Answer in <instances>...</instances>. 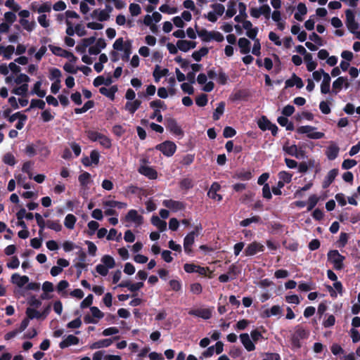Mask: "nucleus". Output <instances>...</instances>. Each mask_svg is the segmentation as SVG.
<instances>
[{
	"label": "nucleus",
	"instance_id": "f257e3e1",
	"mask_svg": "<svg viewBox=\"0 0 360 360\" xmlns=\"http://www.w3.org/2000/svg\"><path fill=\"white\" fill-rule=\"evenodd\" d=\"M105 46L106 43L103 39H96L94 37H91L82 39L77 45L76 51L80 53H85L86 49L89 48L90 55H98Z\"/></svg>",
	"mask_w": 360,
	"mask_h": 360
},
{
	"label": "nucleus",
	"instance_id": "f03ea898",
	"mask_svg": "<svg viewBox=\"0 0 360 360\" xmlns=\"http://www.w3.org/2000/svg\"><path fill=\"white\" fill-rule=\"evenodd\" d=\"M197 33L204 42H210L212 41L221 42L224 39V35L218 31H208L205 29H201Z\"/></svg>",
	"mask_w": 360,
	"mask_h": 360
},
{
	"label": "nucleus",
	"instance_id": "7ed1b4c3",
	"mask_svg": "<svg viewBox=\"0 0 360 360\" xmlns=\"http://www.w3.org/2000/svg\"><path fill=\"white\" fill-rule=\"evenodd\" d=\"M283 149L287 154L297 159H305L307 158L304 148L302 146H298L286 143L283 146Z\"/></svg>",
	"mask_w": 360,
	"mask_h": 360
},
{
	"label": "nucleus",
	"instance_id": "20e7f679",
	"mask_svg": "<svg viewBox=\"0 0 360 360\" xmlns=\"http://www.w3.org/2000/svg\"><path fill=\"white\" fill-rule=\"evenodd\" d=\"M211 8L212 10L207 12V13L205 15V17L210 22H215L218 18L223 15L225 11V8L224 5L221 4H214L211 6Z\"/></svg>",
	"mask_w": 360,
	"mask_h": 360
},
{
	"label": "nucleus",
	"instance_id": "39448f33",
	"mask_svg": "<svg viewBox=\"0 0 360 360\" xmlns=\"http://www.w3.org/2000/svg\"><path fill=\"white\" fill-rule=\"evenodd\" d=\"M88 138L92 141H98L104 148H109L111 146V141L106 136L95 131L87 132Z\"/></svg>",
	"mask_w": 360,
	"mask_h": 360
},
{
	"label": "nucleus",
	"instance_id": "423d86ee",
	"mask_svg": "<svg viewBox=\"0 0 360 360\" xmlns=\"http://www.w3.org/2000/svg\"><path fill=\"white\" fill-rule=\"evenodd\" d=\"M103 205L105 210V214L108 216L116 214V212L114 210L115 207L122 209L127 207L125 203L115 200H105L103 202Z\"/></svg>",
	"mask_w": 360,
	"mask_h": 360
},
{
	"label": "nucleus",
	"instance_id": "0eeeda50",
	"mask_svg": "<svg viewBox=\"0 0 360 360\" xmlns=\"http://www.w3.org/2000/svg\"><path fill=\"white\" fill-rule=\"evenodd\" d=\"M299 134H306L310 139H319L324 136V134L316 131V129L311 126H301L297 129Z\"/></svg>",
	"mask_w": 360,
	"mask_h": 360
},
{
	"label": "nucleus",
	"instance_id": "6e6552de",
	"mask_svg": "<svg viewBox=\"0 0 360 360\" xmlns=\"http://www.w3.org/2000/svg\"><path fill=\"white\" fill-rule=\"evenodd\" d=\"M328 259L333 264L336 269H341L343 267V260L345 257L341 255L338 250H331L328 253Z\"/></svg>",
	"mask_w": 360,
	"mask_h": 360
},
{
	"label": "nucleus",
	"instance_id": "1a4fd4ad",
	"mask_svg": "<svg viewBox=\"0 0 360 360\" xmlns=\"http://www.w3.org/2000/svg\"><path fill=\"white\" fill-rule=\"evenodd\" d=\"M346 26L350 32H356L359 28V23L355 20V14L353 11L347 9L345 11Z\"/></svg>",
	"mask_w": 360,
	"mask_h": 360
},
{
	"label": "nucleus",
	"instance_id": "9d476101",
	"mask_svg": "<svg viewBox=\"0 0 360 360\" xmlns=\"http://www.w3.org/2000/svg\"><path fill=\"white\" fill-rule=\"evenodd\" d=\"M155 148L160 150L165 155L170 157L175 153L176 146L172 141H166L157 145Z\"/></svg>",
	"mask_w": 360,
	"mask_h": 360
},
{
	"label": "nucleus",
	"instance_id": "9b49d317",
	"mask_svg": "<svg viewBox=\"0 0 360 360\" xmlns=\"http://www.w3.org/2000/svg\"><path fill=\"white\" fill-rule=\"evenodd\" d=\"M264 250V245L259 242L254 241L249 243L245 249L244 255L247 257L253 256Z\"/></svg>",
	"mask_w": 360,
	"mask_h": 360
},
{
	"label": "nucleus",
	"instance_id": "f8f14e48",
	"mask_svg": "<svg viewBox=\"0 0 360 360\" xmlns=\"http://www.w3.org/2000/svg\"><path fill=\"white\" fill-rule=\"evenodd\" d=\"M112 10V8L110 6H106L105 9H95L91 13V18L99 21L108 20Z\"/></svg>",
	"mask_w": 360,
	"mask_h": 360
},
{
	"label": "nucleus",
	"instance_id": "ddd939ff",
	"mask_svg": "<svg viewBox=\"0 0 360 360\" xmlns=\"http://www.w3.org/2000/svg\"><path fill=\"white\" fill-rule=\"evenodd\" d=\"M90 311L91 316L86 315L84 317L86 323H97L104 316V314L96 307H91Z\"/></svg>",
	"mask_w": 360,
	"mask_h": 360
},
{
	"label": "nucleus",
	"instance_id": "4468645a",
	"mask_svg": "<svg viewBox=\"0 0 360 360\" xmlns=\"http://www.w3.org/2000/svg\"><path fill=\"white\" fill-rule=\"evenodd\" d=\"M198 235V228L195 229V231H191L186 236L184 240V251L187 254H190L192 252L191 247L194 243L195 236Z\"/></svg>",
	"mask_w": 360,
	"mask_h": 360
},
{
	"label": "nucleus",
	"instance_id": "2eb2a0df",
	"mask_svg": "<svg viewBox=\"0 0 360 360\" xmlns=\"http://www.w3.org/2000/svg\"><path fill=\"white\" fill-rule=\"evenodd\" d=\"M190 315L202 318L203 319H209L212 315V309L211 308H195L188 311Z\"/></svg>",
	"mask_w": 360,
	"mask_h": 360
},
{
	"label": "nucleus",
	"instance_id": "dca6fc26",
	"mask_svg": "<svg viewBox=\"0 0 360 360\" xmlns=\"http://www.w3.org/2000/svg\"><path fill=\"white\" fill-rule=\"evenodd\" d=\"M349 86V83L347 77H338L332 84L333 87V93L337 94L341 89L345 87V89H348Z\"/></svg>",
	"mask_w": 360,
	"mask_h": 360
},
{
	"label": "nucleus",
	"instance_id": "f3484780",
	"mask_svg": "<svg viewBox=\"0 0 360 360\" xmlns=\"http://www.w3.org/2000/svg\"><path fill=\"white\" fill-rule=\"evenodd\" d=\"M162 205L173 212L183 210L185 208V205L182 202L171 199L163 200Z\"/></svg>",
	"mask_w": 360,
	"mask_h": 360
},
{
	"label": "nucleus",
	"instance_id": "a211bd4d",
	"mask_svg": "<svg viewBox=\"0 0 360 360\" xmlns=\"http://www.w3.org/2000/svg\"><path fill=\"white\" fill-rule=\"evenodd\" d=\"M51 7V4L49 1L43 2L41 4H38L37 2L32 4V10L40 15L45 14L46 13H50Z\"/></svg>",
	"mask_w": 360,
	"mask_h": 360
},
{
	"label": "nucleus",
	"instance_id": "6ab92c4d",
	"mask_svg": "<svg viewBox=\"0 0 360 360\" xmlns=\"http://www.w3.org/2000/svg\"><path fill=\"white\" fill-rule=\"evenodd\" d=\"M125 218L127 221L133 223L135 226H140L143 222V217L135 210H130Z\"/></svg>",
	"mask_w": 360,
	"mask_h": 360
},
{
	"label": "nucleus",
	"instance_id": "aec40b11",
	"mask_svg": "<svg viewBox=\"0 0 360 360\" xmlns=\"http://www.w3.org/2000/svg\"><path fill=\"white\" fill-rule=\"evenodd\" d=\"M167 128L176 136H182L183 131L181 127L178 124L177 122L173 118L166 119Z\"/></svg>",
	"mask_w": 360,
	"mask_h": 360
},
{
	"label": "nucleus",
	"instance_id": "412c9836",
	"mask_svg": "<svg viewBox=\"0 0 360 360\" xmlns=\"http://www.w3.org/2000/svg\"><path fill=\"white\" fill-rule=\"evenodd\" d=\"M29 277L27 276H21L17 273L13 274L11 277V281L17 287L21 288L29 282Z\"/></svg>",
	"mask_w": 360,
	"mask_h": 360
},
{
	"label": "nucleus",
	"instance_id": "4be33fe9",
	"mask_svg": "<svg viewBox=\"0 0 360 360\" xmlns=\"http://www.w3.org/2000/svg\"><path fill=\"white\" fill-rule=\"evenodd\" d=\"M207 76L205 74H200L197 77V82L200 84H205L202 87V91L210 92L214 89V83L212 82H207Z\"/></svg>",
	"mask_w": 360,
	"mask_h": 360
},
{
	"label": "nucleus",
	"instance_id": "5701e85b",
	"mask_svg": "<svg viewBox=\"0 0 360 360\" xmlns=\"http://www.w3.org/2000/svg\"><path fill=\"white\" fill-rule=\"evenodd\" d=\"M15 52V47L13 45H0V56L6 60H10Z\"/></svg>",
	"mask_w": 360,
	"mask_h": 360
},
{
	"label": "nucleus",
	"instance_id": "b1692460",
	"mask_svg": "<svg viewBox=\"0 0 360 360\" xmlns=\"http://www.w3.org/2000/svg\"><path fill=\"white\" fill-rule=\"evenodd\" d=\"M139 172L150 179H155L158 176L157 172L148 165H141L139 169Z\"/></svg>",
	"mask_w": 360,
	"mask_h": 360
},
{
	"label": "nucleus",
	"instance_id": "393cba45",
	"mask_svg": "<svg viewBox=\"0 0 360 360\" xmlns=\"http://www.w3.org/2000/svg\"><path fill=\"white\" fill-rule=\"evenodd\" d=\"M240 339L242 344L248 351L250 352L255 350V346L248 333L241 334L240 335Z\"/></svg>",
	"mask_w": 360,
	"mask_h": 360
},
{
	"label": "nucleus",
	"instance_id": "a878e982",
	"mask_svg": "<svg viewBox=\"0 0 360 360\" xmlns=\"http://www.w3.org/2000/svg\"><path fill=\"white\" fill-rule=\"evenodd\" d=\"M79 340L73 335H68L59 345L61 349L68 347L71 345H76L79 343Z\"/></svg>",
	"mask_w": 360,
	"mask_h": 360
},
{
	"label": "nucleus",
	"instance_id": "bb28decb",
	"mask_svg": "<svg viewBox=\"0 0 360 360\" xmlns=\"http://www.w3.org/2000/svg\"><path fill=\"white\" fill-rule=\"evenodd\" d=\"M176 46L180 51L186 52L190 49H194L196 46V43L188 40H179L176 43Z\"/></svg>",
	"mask_w": 360,
	"mask_h": 360
},
{
	"label": "nucleus",
	"instance_id": "cd10ccee",
	"mask_svg": "<svg viewBox=\"0 0 360 360\" xmlns=\"http://www.w3.org/2000/svg\"><path fill=\"white\" fill-rule=\"evenodd\" d=\"M144 285L143 282H138L135 283H131L129 281L122 282L118 285L119 287H125L127 288L131 292H136L142 288Z\"/></svg>",
	"mask_w": 360,
	"mask_h": 360
},
{
	"label": "nucleus",
	"instance_id": "c85d7f7f",
	"mask_svg": "<svg viewBox=\"0 0 360 360\" xmlns=\"http://www.w3.org/2000/svg\"><path fill=\"white\" fill-rule=\"evenodd\" d=\"M220 185L218 183H213L208 191V196L212 199L217 200L218 201L221 200V195L217 194V191L220 189Z\"/></svg>",
	"mask_w": 360,
	"mask_h": 360
},
{
	"label": "nucleus",
	"instance_id": "c756f323",
	"mask_svg": "<svg viewBox=\"0 0 360 360\" xmlns=\"http://www.w3.org/2000/svg\"><path fill=\"white\" fill-rule=\"evenodd\" d=\"M293 86H296L298 89H301L304 86L302 79L295 75H293L291 78L285 82V87H292Z\"/></svg>",
	"mask_w": 360,
	"mask_h": 360
},
{
	"label": "nucleus",
	"instance_id": "7c9ffc66",
	"mask_svg": "<svg viewBox=\"0 0 360 360\" xmlns=\"http://www.w3.org/2000/svg\"><path fill=\"white\" fill-rule=\"evenodd\" d=\"M339 150L338 146L333 143L327 148L326 155L329 160H333L338 157Z\"/></svg>",
	"mask_w": 360,
	"mask_h": 360
},
{
	"label": "nucleus",
	"instance_id": "2f4dec72",
	"mask_svg": "<svg viewBox=\"0 0 360 360\" xmlns=\"http://www.w3.org/2000/svg\"><path fill=\"white\" fill-rule=\"evenodd\" d=\"M238 46L240 48V52L242 54H248L250 51V41L246 38H240L238 39Z\"/></svg>",
	"mask_w": 360,
	"mask_h": 360
},
{
	"label": "nucleus",
	"instance_id": "473e14b6",
	"mask_svg": "<svg viewBox=\"0 0 360 360\" xmlns=\"http://www.w3.org/2000/svg\"><path fill=\"white\" fill-rule=\"evenodd\" d=\"M330 80L329 74H324V78H323L320 86L321 94H326L330 92Z\"/></svg>",
	"mask_w": 360,
	"mask_h": 360
},
{
	"label": "nucleus",
	"instance_id": "72a5a7b5",
	"mask_svg": "<svg viewBox=\"0 0 360 360\" xmlns=\"http://www.w3.org/2000/svg\"><path fill=\"white\" fill-rule=\"evenodd\" d=\"M238 3L235 0H231L228 2L227 9L226 11V18L233 17L237 12Z\"/></svg>",
	"mask_w": 360,
	"mask_h": 360
},
{
	"label": "nucleus",
	"instance_id": "f704fd0d",
	"mask_svg": "<svg viewBox=\"0 0 360 360\" xmlns=\"http://www.w3.org/2000/svg\"><path fill=\"white\" fill-rule=\"evenodd\" d=\"M304 61L309 72H313L317 67V63L313 60V56L310 53L304 56Z\"/></svg>",
	"mask_w": 360,
	"mask_h": 360
},
{
	"label": "nucleus",
	"instance_id": "c9c22d12",
	"mask_svg": "<svg viewBox=\"0 0 360 360\" xmlns=\"http://www.w3.org/2000/svg\"><path fill=\"white\" fill-rule=\"evenodd\" d=\"M141 101L134 100V101H128L125 104V110L129 112L131 114H134L137 109L141 105Z\"/></svg>",
	"mask_w": 360,
	"mask_h": 360
},
{
	"label": "nucleus",
	"instance_id": "e433bc0d",
	"mask_svg": "<svg viewBox=\"0 0 360 360\" xmlns=\"http://www.w3.org/2000/svg\"><path fill=\"white\" fill-rule=\"evenodd\" d=\"M41 86H42L41 80H39V81L36 82L33 86V88L32 90V94H35L40 98H44L46 96V92L45 90L41 89Z\"/></svg>",
	"mask_w": 360,
	"mask_h": 360
},
{
	"label": "nucleus",
	"instance_id": "4c0bfd02",
	"mask_svg": "<svg viewBox=\"0 0 360 360\" xmlns=\"http://www.w3.org/2000/svg\"><path fill=\"white\" fill-rule=\"evenodd\" d=\"M168 73V70L166 68H161L159 65H156L153 73L154 79L156 82H159L160 79L165 76Z\"/></svg>",
	"mask_w": 360,
	"mask_h": 360
},
{
	"label": "nucleus",
	"instance_id": "58836bf2",
	"mask_svg": "<svg viewBox=\"0 0 360 360\" xmlns=\"http://www.w3.org/2000/svg\"><path fill=\"white\" fill-rule=\"evenodd\" d=\"M151 223L153 226H155L157 229H158L160 231H164L167 229V223L166 221L162 220L158 216H153L151 218Z\"/></svg>",
	"mask_w": 360,
	"mask_h": 360
},
{
	"label": "nucleus",
	"instance_id": "ea45409f",
	"mask_svg": "<svg viewBox=\"0 0 360 360\" xmlns=\"http://www.w3.org/2000/svg\"><path fill=\"white\" fill-rule=\"evenodd\" d=\"M307 8L304 4L300 3L297 6V12L295 13V18L297 20L302 21L303 16L307 14Z\"/></svg>",
	"mask_w": 360,
	"mask_h": 360
},
{
	"label": "nucleus",
	"instance_id": "a19ab883",
	"mask_svg": "<svg viewBox=\"0 0 360 360\" xmlns=\"http://www.w3.org/2000/svg\"><path fill=\"white\" fill-rule=\"evenodd\" d=\"M338 174V170L337 169H333L330 170L325 178V180L323 183V186L324 188L328 187L334 181Z\"/></svg>",
	"mask_w": 360,
	"mask_h": 360
},
{
	"label": "nucleus",
	"instance_id": "79ce46f5",
	"mask_svg": "<svg viewBox=\"0 0 360 360\" xmlns=\"http://www.w3.org/2000/svg\"><path fill=\"white\" fill-rule=\"evenodd\" d=\"M80 185L84 188H89V184L91 183V174L86 172L82 173L78 177Z\"/></svg>",
	"mask_w": 360,
	"mask_h": 360
},
{
	"label": "nucleus",
	"instance_id": "37998d69",
	"mask_svg": "<svg viewBox=\"0 0 360 360\" xmlns=\"http://www.w3.org/2000/svg\"><path fill=\"white\" fill-rule=\"evenodd\" d=\"M112 343V340L111 339H103L96 342H94L91 345L90 348L91 349H100L103 347H108Z\"/></svg>",
	"mask_w": 360,
	"mask_h": 360
},
{
	"label": "nucleus",
	"instance_id": "c03bdc74",
	"mask_svg": "<svg viewBox=\"0 0 360 360\" xmlns=\"http://www.w3.org/2000/svg\"><path fill=\"white\" fill-rule=\"evenodd\" d=\"M28 84H25L24 85H19L13 88L11 92L17 96H27L28 92Z\"/></svg>",
	"mask_w": 360,
	"mask_h": 360
},
{
	"label": "nucleus",
	"instance_id": "a18cd8bd",
	"mask_svg": "<svg viewBox=\"0 0 360 360\" xmlns=\"http://www.w3.org/2000/svg\"><path fill=\"white\" fill-rule=\"evenodd\" d=\"M99 91L101 94L108 97L110 99H113L115 97V94L117 91V88L115 86H112L110 88L101 87L100 88Z\"/></svg>",
	"mask_w": 360,
	"mask_h": 360
},
{
	"label": "nucleus",
	"instance_id": "49530a36",
	"mask_svg": "<svg viewBox=\"0 0 360 360\" xmlns=\"http://www.w3.org/2000/svg\"><path fill=\"white\" fill-rule=\"evenodd\" d=\"M62 76L61 71L58 68H50L49 69V78L50 80L53 82L56 81H61L60 78Z\"/></svg>",
	"mask_w": 360,
	"mask_h": 360
},
{
	"label": "nucleus",
	"instance_id": "de8ad7c7",
	"mask_svg": "<svg viewBox=\"0 0 360 360\" xmlns=\"http://www.w3.org/2000/svg\"><path fill=\"white\" fill-rule=\"evenodd\" d=\"M209 52V49L207 47H202L198 51L193 53L192 57L196 61H200L202 57L205 56Z\"/></svg>",
	"mask_w": 360,
	"mask_h": 360
},
{
	"label": "nucleus",
	"instance_id": "09e8293b",
	"mask_svg": "<svg viewBox=\"0 0 360 360\" xmlns=\"http://www.w3.org/2000/svg\"><path fill=\"white\" fill-rule=\"evenodd\" d=\"M51 51L56 56L65 57L68 55V51L54 45H49Z\"/></svg>",
	"mask_w": 360,
	"mask_h": 360
},
{
	"label": "nucleus",
	"instance_id": "8fccbe9b",
	"mask_svg": "<svg viewBox=\"0 0 360 360\" xmlns=\"http://www.w3.org/2000/svg\"><path fill=\"white\" fill-rule=\"evenodd\" d=\"M101 262L109 269H112L115 266V262L114 258L108 255H105L102 257Z\"/></svg>",
	"mask_w": 360,
	"mask_h": 360
},
{
	"label": "nucleus",
	"instance_id": "3c124183",
	"mask_svg": "<svg viewBox=\"0 0 360 360\" xmlns=\"http://www.w3.org/2000/svg\"><path fill=\"white\" fill-rule=\"evenodd\" d=\"M30 78L25 74L19 73L14 79V83L17 85H24L28 84Z\"/></svg>",
	"mask_w": 360,
	"mask_h": 360
},
{
	"label": "nucleus",
	"instance_id": "603ef678",
	"mask_svg": "<svg viewBox=\"0 0 360 360\" xmlns=\"http://www.w3.org/2000/svg\"><path fill=\"white\" fill-rule=\"evenodd\" d=\"M77 221L76 217L72 214H68L66 215L64 221V225L69 229H72L75 227V222Z\"/></svg>",
	"mask_w": 360,
	"mask_h": 360
},
{
	"label": "nucleus",
	"instance_id": "864d4df0",
	"mask_svg": "<svg viewBox=\"0 0 360 360\" xmlns=\"http://www.w3.org/2000/svg\"><path fill=\"white\" fill-rule=\"evenodd\" d=\"M225 109V103L220 102L217 104L215 111L213 113V119L217 120L223 115Z\"/></svg>",
	"mask_w": 360,
	"mask_h": 360
},
{
	"label": "nucleus",
	"instance_id": "5fc2aeb1",
	"mask_svg": "<svg viewBox=\"0 0 360 360\" xmlns=\"http://www.w3.org/2000/svg\"><path fill=\"white\" fill-rule=\"evenodd\" d=\"M26 314L29 319L43 318L42 313L31 307L27 309Z\"/></svg>",
	"mask_w": 360,
	"mask_h": 360
},
{
	"label": "nucleus",
	"instance_id": "6e6d98bb",
	"mask_svg": "<svg viewBox=\"0 0 360 360\" xmlns=\"http://www.w3.org/2000/svg\"><path fill=\"white\" fill-rule=\"evenodd\" d=\"M4 164L14 166L16 163L15 158L11 153H6L2 158Z\"/></svg>",
	"mask_w": 360,
	"mask_h": 360
},
{
	"label": "nucleus",
	"instance_id": "4d7b16f0",
	"mask_svg": "<svg viewBox=\"0 0 360 360\" xmlns=\"http://www.w3.org/2000/svg\"><path fill=\"white\" fill-rule=\"evenodd\" d=\"M159 10L160 12L163 13H167L169 15L175 14L177 13V8L173 6H170L168 4H163L160 6Z\"/></svg>",
	"mask_w": 360,
	"mask_h": 360
},
{
	"label": "nucleus",
	"instance_id": "13d9d810",
	"mask_svg": "<svg viewBox=\"0 0 360 360\" xmlns=\"http://www.w3.org/2000/svg\"><path fill=\"white\" fill-rule=\"evenodd\" d=\"M277 121L280 125L285 127L287 130L293 129V124L289 122L287 117L281 116L278 118Z\"/></svg>",
	"mask_w": 360,
	"mask_h": 360
},
{
	"label": "nucleus",
	"instance_id": "bf43d9fd",
	"mask_svg": "<svg viewBox=\"0 0 360 360\" xmlns=\"http://www.w3.org/2000/svg\"><path fill=\"white\" fill-rule=\"evenodd\" d=\"M264 313L267 317L271 316H277L281 314L282 309L278 305H274L269 310H266Z\"/></svg>",
	"mask_w": 360,
	"mask_h": 360
},
{
	"label": "nucleus",
	"instance_id": "052dcab7",
	"mask_svg": "<svg viewBox=\"0 0 360 360\" xmlns=\"http://www.w3.org/2000/svg\"><path fill=\"white\" fill-rule=\"evenodd\" d=\"M20 24L28 32H32L36 27V23L34 21H29L27 20H21Z\"/></svg>",
	"mask_w": 360,
	"mask_h": 360
},
{
	"label": "nucleus",
	"instance_id": "680f3d73",
	"mask_svg": "<svg viewBox=\"0 0 360 360\" xmlns=\"http://www.w3.org/2000/svg\"><path fill=\"white\" fill-rule=\"evenodd\" d=\"M278 176L279 179L284 181L285 184H288L291 181L292 175L286 171H281L278 173Z\"/></svg>",
	"mask_w": 360,
	"mask_h": 360
},
{
	"label": "nucleus",
	"instance_id": "e2e57ef3",
	"mask_svg": "<svg viewBox=\"0 0 360 360\" xmlns=\"http://www.w3.org/2000/svg\"><path fill=\"white\" fill-rule=\"evenodd\" d=\"M257 124L259 127L263 131L268 129L271 124V123L265 117L260 118L258 120Z\"/></svg>",
	"mask_w": 360,
	"mask_h": 360
},
{
	"label": "nucleus",
	"instance_id": "0e129e2a",
	"mask_svg": "<svg viewBox=\"0 0 360 360\" xmlns=\"http://www.w3.org/2000/svg\"><path fill=\"white\" fill-rule=\"evenodd\" d=\"M37 21L39 25L44 28L50 26V20L48 19L46 14L39 15L37 18Z\"/></svg>",
	"mask_w": 360,
	"mask_h": 360
},
{
	"label": "nucleus",
	"instance_id": "69168bd1",
	"mask_svg": "<svg viewBox=\"0 0 360 360\" xmlns=\"http://www.w3.org/2000/svg\"><path fill=\"white\" fill-rule=\"evenodd\" d=\"M46 226L49 229L54 230L56 232L60 231L62 229V226L58 221H51L49 220L46 221Z\"/></svg>",
	"mask_w": 360,
	"mask_h": 360
},
{
	"label": "nucleus",
	"instance_id": "338daca9",
	"mask_svg": "<svg viewBox=\"0 0 360 360\" xmlns=\"http://www.w3.org/2000/svg\"><path fill=\"white\" fill-rule=\"evenodd\" d=\"M129 10L132 16H137L141 12V6L139 4L134 3H132L129 5Z\"/></svg>",
	"mask_w": 360,
	"mask_h": 360
},
{
	"label": "nucleus",
	"instance_id": "774afa93",
	"mask_svg": "<svg viewBox=\"0 0 360 360\" xmlns=\"http://www.w3.org/2000/svg\"><path fill=\"white\" fill-rule=\"evenodd\" d=\"M330 350L333 354L335 356H339L345 354V351L342 347L337 343L332 345Z\"/></svg>",
	"mask_w": 360,
	"mask_h": 360
}]
</instances>
